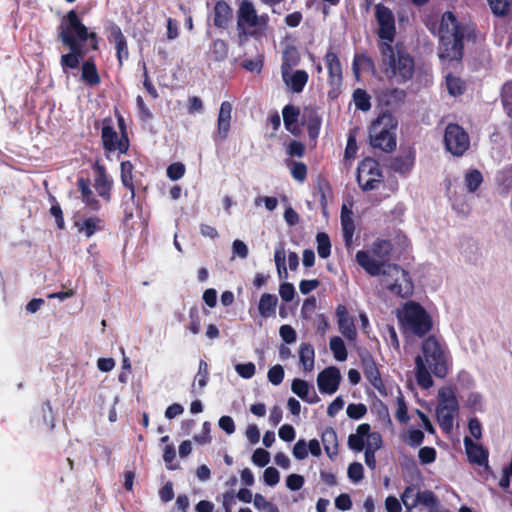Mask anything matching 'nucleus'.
<instances>
[{
  "label": "nucleus",
  "mask_w": 512,
  "mask_h": 512,
  "mask_svg": "<svg viewBox=\"0 0 512 512\" xmlns=\"http://www.w3.org/2000/svg\"><path fill=\"white\" fill-rule=\"evenodd\" d=\"M57 39L69 52L62 54L60 65L64 72L79 68L88 49L99 50V37L96 32L89 31L75 10L68 11L57 27Z\"/></svg>",
  "instance_id": "f257e3e1"
},
{
  "label": "nucleus",
  "mask_w": 512,
  "mask_h": 512,
  "mask_svg": "<svg viewBox=\"0 0 512 512\" xmlns=\"http://www.w3.org/2000/svg\"><path fill=\"white\" fill-rule=\"evenodd\" d=\"M439 58L443 61L461 62L464 55V40L476 39V27L472 23H461L451 11L441 16L439 25Z\"/></svg>",
  "instance_id": "f03ea898"
},
{
  "label": "nucleus",
  "mask_w": 512,
  "mask_h": 512,
  "mask_svg": "<svg viewBox=\"0 0 512 512\" xmlns=\"http://www.w3.org/2000/svg\"><path fill=\"white\" fill-rule=\"evenodd\" d=\"M422 355L415 358L416 381L423 388L433 386L431 372L437 378H444L448 374V364L445 351L435 336L427 337L421 346Z\"/></svg>",
  "instance_id": "7ed1b4c3"
},
{
  "label": "nucleus",
  "mask_w": 512,
  "mask_h": 512,
  "mask_svg": "<svg viewBox=\"0 0 512 512\" xmlns=\"http://www.w3.org/2000/svg\"><path fill=\"white\" fill-rule=\"evenodd\" d=\"M380 70L389 80L406 83L415 73V60L401 43H379Z\"/></svg>",
  "instance_id": "20e7f679"
},
{
  "label": "nucleus",
  "mask_w": 512,
  "mask_h": 512,
  "mask_svg": "<svg viewBox=\"0 0 512 512\" xmlns=\"http://www.w3.org/2000/svg\"><path fill=\"white\" fill-rule=\"evenodd\" d=\"M399 328L405 337H425L433 328V320L427 310L416 301H407L396 310Z\"/></svg>",
  "instance_id": "39448f33"
},
{
  "label": "nucleus",
  "mask_w": 512,
  "mask_h": 512,
  "mask_svg": "<svg viewBox=\"0 0 512 512\" xmlns=\"http://www.w3.org/2000/svg\"><path fill=\"white\" fill-rule=\"evenodd\" d=\"M397 124V119L391 113H381L369 128L371 146L386 153L392 152L396 148Z\"/></svg>",
  "instance_id": "423d86ee"
},
{
  "label": "nucleus",
  "mask_w": 512,
  "mask_h": 512,
  "mask_svg": "<svg viewBox=\"0 0 512 512\" xmlns=\"http://www.w3.org/2000/svg\"><path fill=\"white\" fill-rule=\"evenodd\" d=\"M393 251V244L390 240L376 239L371 248L372 254L377 258L374 259L369 251L359 250L356 253L355 259L359 266H361L370 276H379L381 270L387 265L386 262L390 260Z\"/></svg>",
  "instance_id": "0eeeda50"
},
{
  "label": "nucleus",
  "mask_w": 512,
  "mask_h": 512,
  "mask_svg": "<svg viewBox=\"0 0 512 512\" xmlns=\"http://www.w3.org/2000/svg\"><path fill=\"white\" fill-rule=\"evenodd\" d=\"M380 275H382V286L391 294L403 299L413 295L414 283L410 274L398 264H387Z\"/></svg>",
  "instance_id": "6e6552de"
},
{
  "label": "nucleus",
  "mask_w": 512,
  "mask_h": 512,
  "mask_svg": "<svg viewBox=\"0 0 512 512\" xmlns=\"http://www.w3.org/2000/svg\"><path fill=\"white\" fill-rule=\"evenodd\" d=\"M238 43L244 45L249 37H255L256 31L250 30L258 26V14L250 0H242L236 12Z\"/></svg>",
  "instance_id": "1a4fd4ad"
},
{
  "label": "nucleus",
  "mask_w": 512,
  "mask_h": 512,
  "mask_svg": "<svg viewBox=\"0 0 512 512\" xmlns=\"http://www.w3.org/2000/svg\"><path fill=\"white\" fill-rule=\"evenodd\" d=\"M459 412L458 400L451 390L439 391V404L436 408V418L440 428L449 433L453 429L454 418Z\"/></svg>",
  "instance_id": "9d476101"
},
{
  "label": "nucleus",
  "mask_w": 512,
  "mask_h": 512,
  "mask_svg": "<svg viewBox=\"0 0 512 512\" xmlns=\"http://www.w3.org/2000/svg\"><path fill=\"white\" fill-rule=\"evenodd\" d=\"M325 65L328 71L327 98L329 101L338 99L342 92L343 72L338 55L330 47L324 56Z\"/></svg>",
  "instance_id": "9b49d317"
},
{
  "label": "nucleus",
  "mask_w": 512,
  "mask_h": 512,
  "mask_svg": "<svg viewBox=\"0 0 512 512\" xmlns=\"http://www.w3.org/2000/svg\"><path fill=\"white\" fill-rule=\"evenodd\" d=\"M357 182L363 191L376 189L383 182V173L377 160L367 157L357 168Z\"/></svg>",
  "instance_id": "f8f14e48"
},
{
  "label": "nucleus",
  "mask_w": 512,
  "mask_h": 512,
  "mask_svg": "<svg viewBox=\"0 0 512 512\" xmlns=\"http://www.w3.org/2000/svg\"><path fill=\"white\" fill-rule=\"evenodd\" d=\"M444 144L454 156H462L470 146L468 133L457 123H449L445 128Z\"/></svg>",
  "instance_id": "ddd939ff"
},
{
  "label": "nucleus",
  "mask_w": 512,
  "mask_h": 512,
  "mask_svg": "<svg viewBox=\"0 0 512 512\" xmlns=\"http://www.w3.org/2000/svg\"><path fill=\"white\" fill-rule=\"evenodd\" d=\"M101 140L105 152L118 150L120 153L125 154L129 149L127 133H124V135L119 138L111 117H106L102 121Z\"/></svg>",
  "instance_id": "4468645a"
},
{
  "label": "nucleus",
  "mask_w": 512,
  "mask_h": 512,
  "mask_svg": "<svg viewBox=\"0 0 512 512\" xmlns=\"http://www.w3.org/2000/svg\"><path fill=\"white\" fill-rule=\"evenodd\" d=\"M375 17L378 23V37L382 40L380 43H392L396 36L395 16L393 12L384 4L379 3L375 6Z\"/></svg>",
  "instance_id": "2eb2a0df"
},
{
  "label": "nucleus",
  "mask_w": 512,
  "mask_h": 512,
  "mask_svg": "<svg viewBox=\"0 0 512 512\" xmlns=\"http://www.w3.org/2000/svg\"><path fill=\"white\" fill-rule=\"evenodd\" d=\"M359 358L361 362V368L366 380L380 394L386 395V386L382 380L380 370L372 354L365 349L359 353Z\"/></svg>",
  "instance_id": "dca6fc26"
},
{
  "label": "nucleus",
  "mask_w": 512,
  "mask_h": 512,
  "mask_svg": "<svg viewBox=\"0 0 512 512\" xmlns=\"http://www.w3.org/2000/svg\"><path fill=\"white\" fill-rule=\"evenodd\" d=\"M233 105L229 101H223L217 116V129L213 135L215 143L225 141L231 130Z\"/></svg>",
  "instance_id": "f3484780"
},
{
  "label": "nucleus",
  "mask_w": 512,
  "mask_h": 512,
  "mask_svg": "<svg viewBox=\"0 0 512 512\" xmlns=\"http://www.w3.org/2000/svg\"><path fill=\"white\" fill-rule=\"evenodd\" d=\"M107 32L108 41L110 43L113 42L115 44L116 58L119 63V66L121 67L123 65L124 60H127L129 58L127 39L124 36L120 26H118L116 23H110V25L107 27Z\"/></svg>",
  "instance_id": "a211bd4d"
},
{
  "label": "nucleus",
  "mask_w": 512,
  "mask_h": 512,
  "mask_svg": "<svg viewBox=\"0 0 512 512\" xmlns=\"http://www.w3.org/2000/svg\"><path fill=\"white\" fill-rule=\"evenodd\" d=\"M341 381V374L337 367L330 366L322 370L317 377V385L321 393H335Z\"/></svg>",
  "instance_id": "6ab92c4d"
},
{
  "label": "nucleus",
  "mask_w": 512,
  "mask_h": 512,
  "mask_svg": "<svg viewBox=\"0 0 512 512\" xmlns=\"http://www.w3.org/2000/svg\"><path fill=\"white\" fill-rule=\"evenodd\" d=\"M94 169L96 172L94 188L98 196L108 203L112 198L111 190L113 187V179L108 176L106 168L98 162L95 163Z\"/></svg>",
  "instance_id": "aec40b11"
},
{
  "label": "nucleus",
  "mask_w": 512,
  "mask_h": 512,
  "mask_svg": "<svg viewBox=\"0 0 512 512\" xmlns=\"http://www.w3.org/2000/svg\"><path fill=\"white\" fill-rule=\"evenodd\" d=\"M336 317L340 333L349 341H354L357 337V329L354 319L349 315L345 305L339 304L336 308Z\"/></svg>",
  "instance_id": "412c9836"
},
{
  "label": "nucleus",
  "mask_w": 512,
  "mask_h": 512,
  "mask_svg": "<svg viewBox=\"0 0 512 512\" xmlns=\"http://www.w3.org/2000/svg\"><path fill=\"white\" fill-rule=\"evenodd\" d=\"M74 226L78 233L83 234L86 238L92 237L97 232L104 231L106 227L104 219L96 215L77 220L74 222Z\"/></svg>",
  "instance_id": "4be33fe9"
},
{
  "label": "nucleus",
  "mask_w": 512,
  "mask_h": 512,
  "mask_svg": "<svg viewBox=\"0 0 512 512\" xmlns=\"http://www.w3.org/2000/svg\"><path fill=\"white\" fill-rule=\"evenodd\" d=\"M464 447L470 463L483 465L488 462L489 452L481 444L473 442L469 436H465Z\"/></svg>",
  "instance_id": "5701e85b"
},
{
  "label": "nucleus",
  "mask_w": 512,
  "mask_h": 512,
  "mask_svg": "<svg viewBox=\"0 0 512 512\" xmlns=\"http://www.w3.org/2000/svg\"><path fill=\"white\" fill-rule=\"evenodd\" d=\"M76 186L81 194L82 202L92 211H99L101 209V203L91 189V180L89 178L79 177Z\"/></svg>",
  "instance_id": "b1692460"
},
{
  "label": "nucleus",
  "mask_w": 512,
  "mask_h": 512,
  "mask_svg": "<svg viewBox=\"0 0 512 512\" xmlns=\"http://www.w3.org/2000/svg\"><path fill=\"white\" fill-rule=\"evenodd\" d=\"M233 19V10L225 0L216 1L213 8V24L219 29H226Z\"/></svg>",
  "instance_id": "393cba45"
},
{
  "label": "nucleus",
  "mask_w": 512,
  "mask_h": 512,
  "mask_svg": "<svg viewBox=\"0 0 512 512\" xmlns=\"http://www.w3.org/2000/svg\"><path fill=\"white\" fill-rule=\"evenodd\" d=\"M81 80L90 87H96L101 83L94 57H88L81 64Z\"/></svg>",
  "instance_id": "a878e982"
},
{
  "label": "nucleus",
  "mask_w": 512,
  "mask_h": 512,
  "mask_svg": "<svg viewBox=\"0 0 512 512\" xmlns=\"http://www.w3.org/2000/svg\"><path fill=\"white\" fill-rule=\"evenodd\" d=\"M341 226L343 231V239L345 245L349 247L352 244L353 235L355 232V224L353 220V212L346 205L341 208Z\"/></svg>",
  "instance_id": "bb28decb"
},
{
  "label": "nucleus",
  "mask_w": 512,
  "mask_h": 512,
  "mask_svg": "<svg viewBox=\"0 0 512 512\" xmlns=\"http://www.w3.org/2000/svg\"><path fill=\"white\" fill-rule=\"evenodd\" d=\"M282 76L284 82L294 93L302 92L309 79V75L305 70H296L291 75H288V72H284Z\"/></svg>",
  "instance_id": "cd10ccee"
},
{
  "label": "nucleus",
  "mask_w": 512,
  "mask_h": 512,
  "mask_svg": "<svg viewBox=\"0 0 512 512\" xmlns=\"http://www.w3.org/2000/svg\"><path fill=\"white\" fill-rule=\"evenodd\" d=\"M371 431V427L368 423L360 424L355 434H350L348 437V446L350 449L354 451H362L366 448L365 439H368L369 432Z\"/></svg>",
  "instance_id": "c85d7f7f"
},
{
  "label": "nucleus",
  "mask_w": 512,
  "mask_h": 512,
  "mask_svg": "<svg viewBox=\"0 0 512 512\" xmlns=\"http://www.w3.org/2000/svg\"><path fill=\"white\" fill-rule=\"evenodd\" d=\"M134 165L131 161H122L120 164V178L122 185L130 191V199L134 200L136 196L134 185Z\"/></svg>",
  "instance_id": "c756f323"
},
{
  "label": "nucleus",
  "mask_w": 512,
  "mask_h": 512,
  "mask_svg": "<svg viewBox=\"0 0 512 512\" xmlns=\"http://www.w3.org/2000/svg\"><path fill=\"white\" fill-rule=\"evenodd\" d=\"M282 115L285 128L292 134H298L300 131L297 125L298 118L300 115L299 108L294 105L288 104L283 108Z\"/></svg>",
  "instance_id": "7c9ffc66"
},
{
  "label": "nucleus",
  "mask_w": 512,
  "mask_h": 512,
  "mask_svg": "<svg viewBox=\"0 0 512 512\" xmlns=\"http://www.w3.org/2000/svg\"><path fill=\"white\" fill-rule=\"evenodd\" d=\"M324 450L329 458L338 454V439L336 431L332 427H327L321 435Z\"/></svg>",
  "instance_id": "2f4dec72"
},
{
  "label": "nucleus",
  "mask_w": 512,
  "mask_h": 512,
  "mask_svg": "<svg viewBox=\"0 0 512 512\" xmlns=\"http://www.w3.org/2000/svg\"><path fill=\"white\" fill-rule=\"evenodd\" d=\"M277 303L278 299L274 294H262L258 304L259 314L263 318H270L275 316Z\"/></svg>",
  "instance_id": "473e14b6"
},
{
  "label": "nucleus",
  "mask_w": 512,
  "mask_h": 512,
  "mask_svg": "<svg viewBox=\"0 0 512 512\" xmlns=\"http://www.w3.org/2000/svg\"><path fill=\"white\" fill-rule=\"evenodd\" d=\"M291 390L294 394H296L299 398H301L303 401H306L310 404L316 403L319 401V397L317 396L316 392L313 391V397L309 398V391L310 386L307 381L303 379H294L292 381Z\"/></svg>",
  "instance_id": "72a5a7b5"
},
{
  "label": "nucleus",
  "mask_w": 512,
  "mask_h": 512,
  "mask_svg": "<svg viewBox=\"0 0 512 512\" xmlns=\"http://www.w3.org/2000/svg\"><path fill=\"white\" fill-rule=\"evenodd\" d=\"M299 362L305 372H311L314 369L315 350L310 343H301L299 347Z\"/></svg>",
  "instance_id": "f704fd0d"
},
{
  "label": "nucleus",
  "mask_w": 512,
  "mask_h": 512,
  "mask_svg": "<svg viewBox=\"0 0 512 512\" xmlns=\"http://www.w3.org/2000/svg\"><path fill=\"white\" fill-rule=\"evenodd\" d=\"M332 195V188L329 181L325 178H319L315 185L314 197L318 200L322 209L328 206V196Z\"/></svg>",
  "instance_id": "c9c22d12"
},
{
  "label": "nucleus",
  "mask_w": 512,
  "mask_h": 512,
  "mask_svg": "<svg viewBox=\"0 0 512 512\" xmlns=\"http://www.w3.org/2000/svg\"><path fill=\"white\" fill-rule=\"evenodd\" d=\"M299 62L300 54L298 49L293 45L287 46L282 54V73L288 72L289 70L292 69V67L297 66Z\"/></svg>",
  "instance_id": "e433bc0d"
},
{
  "label": "nucleus",
  "mask_w": 512,
  "mask_h": 512,
  "mask_svg": "<svg viewBox=\"0 0 512 512\" xmlns=\"http://www.w3.org/2000/svg\"><path fill=\"white\" fill-rule=\"evenodd\" d=\"M445 80L447 91L451 96L457 97L465 93L466 82L462 78L450 72L445 76Z\"/></svg>",
  "instance_id": "4c0bfd02"
},
{
  "label": "nucleus",
  "mask_w": 512,
  "mask_h": 512,
  "mask_svg": "<svg viewBox=\"0 0 512 512\" xmlns=\"http://www.w3.org/2000/svg\"><path fill=\"white\" fill-rule=\"evenodd\" d=\"M491 13L498 18L507 17L512 9V0H486Z\"/></svg>",
  "instance_id": "58836bf2"
},
{
  "label": "nucleus",
  "mask_w": 512,
  "mask_h": 512,
  "mask_svg": "<svg viewBox=\"0 0 512 512\" xmlns=\"http://www.w3.org/2000/svg\"><path fill=\"white\" fill-rule=\"evenodd\" d=\"M307 118V132L310 138H316L319 135L321 127V118L314 109L306 110L303 119Z\"/></svg>",
  "instance_id": "ea45409f"
},
{
  "label": "nucleus",
  "mask_w": 512,
  "mask_h": 512,
  "mask_svg": "<svg viewBox=\"0 0 512 512\" xmlns=\"http://www.w3.org/2000/svg\"><path fill=\"white\" fill-rule=\"evenodd\" d=\"M418 504H422L429 509L438 506L439 500L436 494L430 490H425L422 492H418L411 502V506H417Z\"/></svg>",
  "instance_id": "a19ab883"
},
{
  "label": "nucleus",
  "mask_w": 512,
  "mask_h": 512,
  "mask_svg": "<svg viewBox=\"0 0 512 512\" xmlns=\"http://www.w3.org/2000/svg\"><path fill=\"white\" fill-rule=\"evenodd\" d=\"M212 59L216 62H222L228 57L229 46L223 39H216L210 47Z\"/></svg>",
  "instance_id": "79ce46f5"
},
{
  "label": "nucleus",
  "mask_w": 512,
  "mask_h": 512,
  "mask_svg": "<svg viewBox=\"0 0 512 512\" xmlns=\"http://www.w3.org/2000/svg\"><path fill=\"white\" fill-rule=\"evenodd\" d=\"M465 186L470 193L477 191L483 183V175L478 169H470L466 172Z\"/></svg>",
  "instance_id": "37998d69"
},
{
  "label": "nucleus",
  "mask_w": 512,
  "mask_h": 512,
  "mask_svg": "<svg viewBox=\"0 0 512 512\" xmlns=\"http://www.w3.org/2000/svg\"><path fill=\"white\" fill-rule=\"evenodd\" d=\"M330 350L332 351L334 358L337 361H345L348 356V352L343 339L339 336H334L329 342Z\"/></svg>",
  "instance_id": "c03bdc74"
},
{
  "label": "nucleus",
  "mask_w": 512,
  "mask_h": 512,
  "mask_svg": "<svg viewBox=\"0 0 512 512\" xmlns=\"http://www.w3.org/2000/svg\"><path fill=\"white\" fill-rule=\"evenodd\" d=\"M353 101L358 110L366 112L371 108V97L366 90L357 88L353 92Z\"/></svg>",
  "instance_id": "a18cd8bd"
},
{
  "label": "nucleus",
  "mask_w": 512,
  "mask_h": 512,
  "mask_svg": "<svg viewBox=\"0 0 512 512\" xmlns=\"http://www.w3.org/2000/svg\"><path fill=\"white\" fill-rule=\"evenodd\" d=\"M317 252L320 258L326 259L331 254V242L327 233L319 232L316 236Z\"/></svg>",
  "instance_id": "49530a36"
},
{
  "label": "nucleus",
  "mask_w": 512,
  "mask_h": 512,
  "mask_svg": "<svg viewBox=\"0 0 512 512\" xmlns=\"http://www.w3.org/2000/svg\"><path fill=\"white\" fill-rule=\"evenodd\" d=\"M406 92L403 89L391 88L383 92V99L387 105H398L404 102Z\"/></svg>",
  "instance_id": "de8ad7c7"
},
{
  "label": "nucleus",
  "mask_w": 512,
  "mask_h": 512,
  "mask_svg": "<svg viewBox=\"0 0 512 512\" xmlns=\"http://www.w3.org/2000/svg\"><path fill=\"white\" fill-rule=\"evenodd\" d=\"M413 160L407 156H398L392 159L390 167L393 171L406 174L411 170Z\"/></svg>",
  "instance_id": "09e8293b"
},
{
  "label": "nucleus",
  "mask_w": 512,
  "mask_h": 512,
  "mask_svg": "<svg viewBox=\"0 0 512 512\" xmlns=\"http://www.w3.org/2000/svg\"><path fill=\"white\" fill-rule=\"evenodd\" d=\"M51 202H52V205L50 207V214H51V216L54 217L57 228L59 230H64L65 229V220H64L62 208L54 196H51Z\"/></svg>",
  "instance_id": "8fccbe9b"
},
{
  "label": "nucleus",
  "mask_w": 512,
  "mask_h": 512,
  "mask_svg": "<svg viewBox=\"0 0 512 512\" xmlns=\"http://www.w3.org/2000/svg\"><path fill=\"white\" fill-rule=\"evenodd\" d=\"M292 177L299 181L304 182L307 178V166L303 162L291 161L289 164Z\"/></svg>",
  "instance_id": "3c124183"
},
{
  "label": "nucleus",
  "mask_w": 512,
  "mask_h": 512,
  "mask_svg": "<svg viewBox=\"0 0 512 512\" xmlns=\"http://www.w3.org/2000/svg\"><path fill=\"white\" fill-rule=\"evenodd\" d=\"M189 330L193 334H198L201 330V317L197 306H192L189 309Z\"/></svg>",
  "instance_id": "603ef678"
},
{
  "label": "nucleus",
  "mask_w": 512,
  "mask_h": 512,
  "mask_svg": "<svg viewBox=\"0 0 512 512\" xmlns=\"http://www.w3.org/2000/svg\"><path fill=\"white\" fill-rule=\"evenodd\" d=\"M185 165L181 162H174L167 167V177L172 181L181 179L185 174Z\"/></svg>",
  "instance_id": "864d4df0"
},
{
  "label": "nucleus",
  "mask_w": 512,
  "mask_h": 512,
  "mask_svg": "<svg viewBox=\"0 0 512 512\" xmlns=\"http://www.w3.org/2000/svg\"><path fill=\"white\" fill-rule=\"evenodd\" d=\"M346 413L349 418L358 420L366 415L367 407L363 403H351L347 406Z\"/></svg>",
  "instance_id": "5fc2aeb1"
},
{
  "label": "nucleus",
  "mask_w": 512,
  "mask_h": 512,
  "mask_svg": "<svg viewBox=\"0 0 512 512\" xmlns=\"http://www.w3.org/2000/svg\"><path fill=\"white\" fill-rule=\"evenodd\" d=\"M268 380L275 386L280 385L284 379V369L281 365L276 364L268 370Z\"/></svg>",
  "instance_id": "6e6d98bb"
},
{
  "label": "nucleus",
  "mask_w": 512,
  "mask_h": 512,
  "mask_svg": "<svg viewBox=\"0 0 512 512\" xmlns=\"http://www.w3.org/2000/svg\"><path fill=\"white\" fill-rule=\"evenodd\" d=\"M436 454V450L433 447H422L418 452L419 461L423 465L433 463L436 460Z\"/></svg>",
  "instance_id": "4d7b16f0"
},
{
  "label": "nucleus",
  "mask_w": 512,
  "mask_h": 512,
  "mask_svg": "<svg viewBox=\"0 0 512 512\" xmlns=\"http://www.w3.org/2000/svg\"><path fill=\"white\" fill-rule=\"evenodd\" d=\"M208 377H209L208 364L206 361L200 360L198 372L196 375V380H197L198 386L200 388H203L207 385Z\"/></svg>",
  "instance_id": "13d9d810"
},
{
  "label": "nucleus",
  "mask_w": 512,
  "mask_h": 512,
  "mask_svg": "<svg viewBox=\"0 0 512 512\" xmlns=\"http://www.w3.org/2000/svg\"><path fill=\"white\" fill-rule=\"evenodd\" d=\"M274 261H275V265L278 270V273L281 275V273L283 271L286 274L287 269H286V264H285V249L282 244L275 249Z\"/></svg>",
  "instance_id": "bf43d9fd"
},
{
  "label": "nucleus",
  "mask_w": 512,
  "mask_h": 512,
  "mask_svg": "<svg viewBox=\"0 0 512 512\" xmlns=\"http://www.w3.org/2000/svg\"><path fill=\"white\" fill-rule=\"evenodd\" d=\"M270 461V454L263 448H257L252 455V462L259 466L264 467Z\"/></svg>",
  "instance_id": "052dcab7"
},
{
  "label": "nucleus",
  "mask_w": 512,
  "mask_h": 512,
  "mask_svg": "<svg viewBox=\"0 0 512 512\" xmlns=\"http://www.w3.org/2000/svg\"><path fill=\"white\" fill-rule=\"evenodd\" d=\"M264 483L268 486H275L279 483L280 474L279 471L274 467H267L263 473Z\"/></svg>",
  "instance_id": "680f3d73"
},
{
  "label": "nucleus",
  "mask_w": 512,
  "mask_h": 512,
  "mask_svg": "<svg viewBox=\"0 0 512 512\" xmlns=\"http://www.w3.org/2000/svg\"><path fill=\"white\" fill-rule=\"evenodd\" d=\"M425 435L424 433L419 429H410L408 431V439L407 444L411 447H418L420 446L424 441Z\"/></svg>",
  "instance_id": "e2e57ef3"
},
{
  "label": "nucleus",
  "mask_w": 512,
  "mask_h": 512,
  "mask_svg": "<svg viewBox=\"0 0 512 512\" xmlns=\"http://www.w3.org/2000/svg\"><path fill=\"white\" fill-rule=\"evenodd\" d=\"M385 341L389 347H392L397 351L400 350V342L398 339V335L395 328L392 325L387 326Z\"/></svg>",
  "instance_id": "0e129e2a"
},
{
  "label": "nucleus",
  "mask_w": 512,
  "mask_h": 512,
  "mask_svg": "<svg viewBox=\"0 0 512 512\" xmlns=\"http://www.w3.org/2000/svg\"><path fill=\"white\" fill-rule=\"evenodd\" d=\"M237 373L245 379H250L255 375L256 367L254 363L248 362L243 364H238L235 367Z\"/></svg>",
  "instance_id": "69168bd1"
},
{
  "label": "nucleus",
  "mask_w": 512,
  "mask_h": 512,
  "mask_svg": "<svg viewBox=\"0 0 512 512\" xmlns=\"http://www.w3.org/2000/svg\"><path fill=\"white\" fill-rule=\"evenodd\" d=\"M279 334L282 340L287 344L295 342L297 338L296 332L293 329V327L287 324H284L280 327Z\"/></svg>",
  "instance_id": "338daca9"
},
{
  "label": "nucleus",
  "mask_w": 512,
  "mask_h": 512,
  "mask_svg": "<svg viewBox=\"0 0 512 512\" xmlns=\"http://www.w3.org/2000/svg\"><path fill=\"white\" fill-rule=\"evenodd\" d=\"M363 466L359 462H353L348 467V477L354 481L358 482L363 478Z\"/></svg>",
  "instance_id": "774afa93"
}]
</instances>
